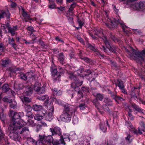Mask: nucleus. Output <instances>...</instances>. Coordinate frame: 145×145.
Instances as JSON below:
<instances>
[{"mask_svg":"<svg viewBox=\"0 0 145 145\" xmlns=\"http://www.w3.org/2000/svg\"><path fill=\"white\" fill-rule=\"evenodd\" d=\"M2 89L3 92H5L8 91L10 89V88L8 84H5L2 86Z\"/></svg>","mask_w":145,"mask_h":145,"instance_id":"obj_34","label":"nucleus"},{"mask_svg":"<svg viewBox=\"0 0 145 145\" xmlns=\"http://www.w3.org/2000/svg\"><path fill=\"white\" fill-rule=\"evenodd\" d=\"M40 140H39V143L40 145H42L46 143V141L45 140V137L44 135H39Z\"/></svg>","mask_w":145,"mask_h":145,"instance_id":"obj_31","label":"nucleus"},{"mask_svg":"<svg viewBox=\"0 0 145 145\" xmlns=\"http://www.w3.org/2000/svg\"><path fill=\"white\" fill-rule=\"evenodd\" d=\"M18 30V27L17 25L8 28V32L11 34L12 36H14L16 32V31Z\"/></svg>","mask_w":145,"mask_h":145,"instance_id":"obj_16","label":"nucleus"},{"mask_svg":"<svg viewBox=\"0 0 145 145\" xmlns=\"http://www.w3.org/2000/svg\"><path fill=\"white\" fill-rule=\"evenodd\" d=\"M4 47L3 44L0 43V56L2 54V52H3Z\"/></svg>","mask_w":145,"mask_h":145,"instance_id":"obj_62","label":"nucleus"},{"mask_svg":"<svg viewBox=\"0 0 145 145\" xmlns=\"http://www.w3.org/2000/svg\"><path fill=\"white\" fill-rule=\"evenodd\" d=\"M125 125L129 128L133 129V126L132 125L130 121H126L125 122Z\"/></svg>","mask_w":145,"mask_h":145,"instance_id":"obj_54","label":"nucleus"},{"mask_svg":"<svg viewBox=\"0 0 145 145\" xmlns=\"http://www.w3.org/2000/svg\"><path fill=\"white\" fill-rule=\"evenodd\" d=\"M127 109V110L128 112V115L129 116V117H132V116L131 114L132 112V110L130 108L129 106H128V108Z\"/></svg>","mask_w":145,"mask_h":145,"instance_id":"obj_64","label":"nucleus"},{"mask_svg":"<svg viewBox=\"0 0 145 145\" xmlns=\"http://www.w3.org/2000/svg\"><path fill=\"white\" fill-rule=\"evenodd\" d=\"M10 113L11 114H13L12 117V120L10 121V124H11L12 123H14V124H18V126H21V125L22 126L24 125H25L26 122H24L22 120H20L18 121H16V120L20 118L21 117L24 116V113L23 112H14L13 111H10Z\"/></svg>","mask_w":145,"mask_h":145,"instance_id":"obj_5","label":"nucleus"},{"mask_svg":"<svg viewBox=\"0 0 145 145\" xmlns=\"http://www.w3.org/2000/svg\"><path fill=\"white\" fill-rule=\"evenodd\" d=\"M19 76L20 78L24 80H26L27 79L26 74L23 73H21L19 74Z\"/></svg>","mask_w":145,"mask_h":145,"instance_id":"obj_44","label":"nucleus"},{"mask_svg":"<svg viewBox=\"0 0 145 145\" xmlns=\"http://www.w3.org/2000/svg\"><path fill=\"white\" fill-rule=\"evenodd\" d=\"M32 92L33 91L31 88L30 86H28L26 89L25 92L24 93L25 95L28 96H30Z\"/></svg>","mask_w":145,"mask_h":145,"instance_id":"obj_23","label":"nucleus"},{"mask_svg":"<svg viewBox=\"0 0 145 145\" xmlns=\"http://www.w3.org/2000/svg\"><path fill=\"white\" fill-rule=\"evenodd\" d=\"M34 90L38 94H42L45 91V88L43 86H41L40 84L38 83H36L33 87Z\"/></svg>","mask_w":145,"mask_h":145,"instance_id":"obj_8","label":"nucleus"},{"mask_svg":"<svg viewBox=\"0 0 145 145\" xmlns=\"http://www.w3.org/2000/svg\"><path fill=\"white\" fill-rule=\"evenodd\" d=\"M125 139L127 142L130 143L131 142L132 138L131 135L129 134H128L127 136L125 137Z\"/></svg>","mask_w":145,"mask_h":145,"instance_id":"obj_51","label":"nucleus"},{"mask_svg":"<svg viewBox=\"0 0 145 145\" xmlns=\"http://www.w3.org/2000/svg\"><path fill=\"white\" fill-rule=\"evenodd\" d=\"M54 111V107L52 106L49 109L48 113L46 116L45 119L48 121H50L52 120L53 118V114Z\"/></svg>","mask_w":145,"mask_h":145,"instance_id":"obj_11","label":"nucleus"},{"mask_svg":"<svg viewBox=\"0 0 145 145\" xmlns=\"http://www.w3.org/2000/svg\"><path fill=\"white\" fill-rule=\"evenodd\" d=\"M26 116L28 118V119H32L33 118V114L31 111H29V112H27Z\"/></svg>","mask_w":145,"mask_h":145,"instance_id":"obj_45","label":"nucleus"},{"mask_svg":"<svg viewBox=\"0 0 145 145\" xmlns=\"http://www.w3.org/2000/svg\"><path fill=\"white\" fill-rule=\"evenodd\" d=\"M95 97L96 98V99L101 101L104 98V95L100 93H97Z\"/></svg>","mask_w":145,"mask_h":145,"instance_id":"obj_39","label":"nucleus"},{"mask_svg":"<svg viewBox=\"0 0 145 145\" xmlns=\"http://www.w3.org/2000/svg\"><path fill=\"white\" fill-rule=\"evenodd\" d=\"M96 31L97 32H95V34L97 36L101 38L104 36L103 29H101L98 28L96 29Z\"/></svg>","mask_w":145,"mask_h":145,"instance_id":"obj_25","label":"nucleus"},{"mask_svg":"<svg viewBox=\"0 0 145 145\" xmlns=\"http://www.w3.org/2000/svg\"><path fill=\"white\" fill-rule=\"evenodd\" d=\"M82 90L86 94L88 93L89 91L88 88L87 87L84 86L81 88Z\"/></svg>","mask_w":145,"mask_h":145,"instance_id":"obj_57","label":"nucleus"},{"mask_svg":"<svg viewBox=\"0 0 145 145\" xmlns=\"http://www.w3.org/2000/svg\"><path fill=\"white\" fill-rule=\"evenodd\" d=\"M76 6V4L75 3H73L71 4L70 5V7L68 10V12L66 13V16L68 17V18L69 20H72V18L71 17H69L70 16L69 13H71L72 14L74 12L73 11L74 8Z\"/></svg>","mask_w":145,"mask_h":145,"instance_id":"obj_12","label":"nucleus"},{"mask_svg":"<svg viewBox=\"0 0 145 145\" xmlns=\"http://www.w3.org/2000/svg\"><path fill=\"white\" fill-rule=\"evenodd\" d=\"M50 71L52 76H53V79L54 82L58 80H59L60 75L59 72H58L54 64L51 65L50 68Z\"/></svg>","mask_w":145,"mask_h":145,"instance_id":"obj_6","label":"nucleus"},{"mask_svg":"<svg viewBox=\"0 0 145 145\" xmlns=\"http://www.w3.org/2000/svg\"><path fill=\"white\" fill-rule=\"evenodd\" d=\"M110 37L115 42H118L119 40L114 35L112 34L111 33H110Z\"/></svg>","mask_w":145,"mask_h":145,"instance_id":"obj_43","label":"nucleus"},{"mask_svg":"<svg viewBox=\"0 0 145 145\" xmlns=\"http://www.w3.org/2000/svg\"><path fill=\"white\" fill-rule=\"evenodd\" d=\"M24 122H26L25 125L27 124V125L31 126H35L36 124L35 123L34 121L33 120H31V119H28L27 121H24Z\"/></svg>","mask_w":145,"mask_h":145,"instance_id":"obj_33","label":"nucleus"},{"mask_svg":"<svg viewBox=\"0 0 145 145\" xmlns=\"http://www.w3.org/2000/svg\"><path fill=\"white\" fill-rule=\"evenodd\" d=\"M133 6L134 8L137 10H139V9L144 8L145 5L142 1H140L139 3H135L133 5Z\"/></svg>","mask_w":145,"mask_h":145,"instance_id":"obj_13","label":"nucleus"},{"mask_svg":"<svg viewBox=\"0 0 145 145\" xmlns=\"http://www.w3.org/2000/svg\"><path fill=\"white\" fill-rule=\"evenodd\" d=\"M105 123H101L100 125V129L103 132H106L107 130V128L105 126Z\"/></svg>","mask_w":145,"mask_h":145,"instance_id":"obj_37","label":"nucleus"},{"mask_svg":"<svg viewBox=\"0 0 145 145\" xmlns=\"http://www.w3.org/2000/svg\"><path fill=\"white\" fill-rule=\"evenodd\" d=\"M5 134L3 133L1 129H0V140L4 138Z\"/></svg>","mask_w":145,"mask_h":145,"instance_id":"obj_63","label":"nucleus"},{"mask_svg":"<svg viewBox=\"0 0 145 145\" xmlns=\"http://www.w3.org/2000/svg\"><path fill=\"white\" fill-rule=\"evenodd\" d=\"M2 100L4 102H7L9 103H11V102H12V100L10 99V98H9V99L6 97H5L4 98H3Z\"/></svg>","mask_w":145,"mask_h":145,"instance_id":"obj_56","label":"nucleus"},{"mask_svg":"<svg viewBox=\"0 0 145 145\" xmlns=\"http://www.w3.org/2000/svg\"><path fill=\"white\" fill-rule=\"evenodd\" d=\"M104 21L105 22H110L111 23H112V20L108 17V12L106 11H105L104 12Z\"/></svg>","mask_w":145,"mask_h":145,"instance_id":"obj_26","label":"nucleus"},{"mask_svg":"<svg viewBox=\"0 0 145 145\" xmlns=\"http://www.w3.org/2000/svg\"><path fill=\"white\" fill-rule=\"evenodd\" d=\"M7 104L6 103H2L1 98H0V108L3 111V109L6 108Z\"/></svg>","mask_w":145,"mask_h":145,"instance_id":"obj_46","label":"nucleus"},{"mask_svg":"<svg viewBox=\"0 0 145 145\" xmlns=\"http://www.w3.org/2000/svg\"><path fill=\"white\" fill-rule=\"evenodd\" d=\"M22 126V125H21V126H18V124H15L13 122L11 124H10L8 128V131L10 133L9 136L11 139L16 141L19 140L21 137L18 133V130H19Z\"/></svg>","mask_w":145,"mask_h":145,"instance_id":"obj_4","label":"nucleus"},{"mask_svg":"<svg viewBox=\"0 0 145 145\" xmlns=\"http://www.w3.org/2000/svg\"><path fill=\"white\" fill-rule=\"evenodd\" d=\"M65 145V143L63 141H60L59 140H56L53 143V145H60V144Z\"/></svg>","mask_w":145,"mask_h":145,"instance_id":"obj_47","label":"nucleus"},{"mask_svg":"<svg viewBox=\"0 0 145 145\" xmlns=\"http://www.w3.org/2000/svg\"><path fill=\"white\" fill-rule=\"evenodd\" d=\"M104 102L108 106H111L113 105L112 101L108 98H105L104 99Z\"/></svg>","mask_w":145,"mask_h":145,"instance_id":"obj_32","label":"nucleus"},{"mask_svg":"<svg viewBox=\"0 0 145 145\" xmlns=\"http://www.w3.org/2000/svg\"><path fill=\"white\" fill-rule=\"evenodd\" d=\"M93 103L97 108H99V107L100 106V104L98 100L97 99H93Z\"/></svg>","mask_w":145,"mask_h":145,"instance_id":"obj_41","label":"nucleus"},{"mask_svg":"<svg viewBox=\"0 0 145 145\" xmlns=\"http://www.w3.org/2000/svg\"><path fill=\"white\" fill-rule=\"evenodd\" d=\"M140 127H138V129L141 131L143 133L145 134V123L143 121H141L140 123Z\"/></svg>","mask_w":145,"mask_h":145,"instance_id":"obj_27","label":"nucleus"},{"mask_svg":"<svg viewBox=\"0 0 145 145\" xmlns=\"http://www.w3.org/2000/svg\"><path fill=\"white\" fill-rule=\"evenodd\" d=\"M108 49L109 51H111L116 54H117V52H119L120 51V49L114 45L112 47L110 46Z\"/></svg>","mask_w":145,"mask_h":145,"instance_id":"obj_24","label":"nucleus"},{"mask_svg":"<svg viewBox=\"0 0 145 145\" xmlns=\"http://www.w3.org/2000/svg\"><path fill=\"white\" fill-rule=\"evenodd\" d=\"M95 52V54L97 56H98L100 58H103L105 56L102 54H101V53L98 51V50L96 49V51H94Z\"/></svg>","mask_w":145,"mask_h":145,"instance_id":"obj_53","label":"nucleus"},{"mask_svg":"<svg viewBox=\"0 0 145 145\" xmlns=\"http://www.w3.org/2000/svg\"><path fill=\"white\" fill-rule=\"evenodd\" d=\"M104 41V42L108 49L111 46L110 45L109 41L108 40L105 36H104L101 38Z\"/></svg>","mask_w":145,"mask_h":145,"instance_id":"obj_28","label":"nucleus"},{"mask_svg":"<svg viewBox=\"0 0 145 145\" xmlns=\"http://www.w3.org/2000/svg\"><path fill=\"white\" fill-rule=\"evenodd\" d=\"M78 120L77 117L76 116H74L72 120V122L74 124H77Z\"/></svg>","mask_w":145,"mask_h":145,"instance_id":"obj_55","label":"nucleus"},{"mask_svg":"<svg viewBox=\"0 0 145 145\" xmlns=\"http://www.w3.org/2000/svg\"><path fill=\"white\" fill-rule=\"evenodd\" d=\"M115 84L117 85L120 89L124 87L123 82L121 80H117L116 82L115 83Z\"/></svg>","mask_w":145,"mask_h":145,"instance_id":"obj_35","label":"nucleus"},{"mask_svg":"<svg viewBox=\"0 0 145 145\" xmlns=\"http://www.w3.org/2000/svg\"><path fill=\"white\" fill-rule=\"evenodd\" d=\"M70 140V138L69 137V136L67 135V137H65L64 136L63 137L62 135L60 137V139L59 141H63L65 143V145L66 144V143L65 142L66 141L69 142Z\"/></svg>","mask_w":145,"mask_h":145,"instance_id":"obj_29","label":"nucleus"},{"mask_svg":"<svg viewBox=\"0 0 145 145\" xmlns=\"http://www.w3.org/2000/svg\"><path fill=\"white\" fill-rule=\"evenodd\" d=\"M50 4L48 5L49 8L51 9H54L55 8L56 5L54 2L50 3Z\"/></svg>","mask_w":145,"mask_h":145,"instance_id":"obj_59","label":"nucleus"},{"mask_svg":"<svg viewBox=\"0 0 145 145\" xmlns=\"http://www.w3.org/2000/svg\"><path fill=\"white\" fill-rule=\"evenodd\" d=\"M120 20L119 19H116L114 18L113 20H112V23L110 22H106L105 23L106 25L110 29L113 30L119 24Z\"/></svg>","mask_w":145,"mask_h":145,"instance_id":"obj_7","label":"nucleus"},{"mask_svg":"<svg viewBox=\"0 0 145 145\" xmlns=\"http://www.w3.org/2000/svg\"><path fill=\"white\" fill-rule=\"evenodd\" d=\"M20 98L22 102L25 105L31 102V98H30L24 96H22L20 97Z\"/></svg>","mask_w":145,"mask_h":145,"instance_id":"obj_19","label":"nucleus"},{"mask_svg":"<svg viewBox=\"0 0 145 145\" xmlns=\"http://www.w3.org/2000/svg\"><path fill=\"white\" fill-rule=\"evenodd\" d=\"M22 16L24 17L25 20H29L30 19V18L28 14L24 10L23 8L22 9Z\"/></svg>","mask_w":145,"mask_h":145,"instance_id":"obj_36","label":"nucleus"},{"mask_svg":"<svg viewBox=\"0 0 145 145\" xmlns=\"http://www.w3.org/2000/svg\"><path fill=\"white\" fill-rule=\"evenodd\" d=\"M50 130L52 136L57 135L60 136V137L62 136L61 129L58 127L56 126L53 128H50Z\"/></svg>","mask_w":145,"mask_h":145,"instance_id":"obj_9","label":"nucleus"},{"mask_svg":"<svg viewBox=\"0 0 145 145\" xmlns=\"http://www.w3.org/2000/svg\"><path fill=\"white\" fill-rule=\"evenodd\" d=\"M132 30L133 32L135 33L138 34H142L141 31L140 30H138V29H132Z\"/></svg>","mask_w":145,"mask_h":145,"instance_id":"obj_58","label":"nucleus"},{"mask_svg":"<svg viewBox=\"0 0 145 145\" xmlns=\"http://www.w3.org/2000/svg\"><path fill=\"white\" fill-rule=\"evenodd\" d=\"M80 109L83 110L85 108V105L84 103L80 104L79 106Z\"/></svg>","mask_w":145,"mask_h":145,"instance_id":"obj_61","label":"nucleus"},{"mask_svg":"<svg viewBox=\"0 0 145 145\" xmlns=\"http://www.w3.org/2000/svg\"><path fill=\"white\" fill-rule=\"evenodd\" d=\"M132 106L133 107L135 110L137 111L138 112L140 113L144 114V110L140 108L139 106H137L135 104H133L132 105Z\"/></svg>","mask_w":145,"mask_h":145,"instance_id":"obj_21","label":"nucleus"},{"mask_svg":"<svg viewBox=\"0 0 145 145\" xmlns=\"http://www.w3.org/2000/svg\"><path fill=\"white\" fill-rule=\"evenodd\" d=\"M65 108V109H64L60 118L61 121L63 122H69L71 121L72 117L74 114L76 109L73 106L71 107L67 106Z\"/></svg>","mask_w":145,"mask_h":145,"instance_id":"obj_2","label":"nucleus"},{"mask_svg":"<svg viewBox=\"0 0 145 145\" xmlns=\"http://www.w3.org/2000/svg\"><path fill=\"white\" fill-rule=\"evenodd\" d=\"M37 99L39 100L44 101V104L46 106L48 103L49 98L48 95H40L37 97Z\"/></svg>","mask_w":145,"mask_h":145,"instance_id":"obj_14","label":"nucleus"},{"mask_svg":"<svg viewBox=\"0 0 145 145\" xmlns=\"http://www.w3.org/2000/svg\"><path fill=\"white\" fill-rule=\"evenodd\" d=\"M55 103L60 105L62 106L64 108V109H65V107L67 106H68V107H71L72 106L67 104H65L63 101L59 99L56 100Z\"/></svg>","mask_w":145,"mask_h":145,"instance_id":"obj_17","label":"nucleus"},{"mask_svg":"<svg viewBox=\"0 0 145 145\" xmlns=\"http://www.w3.org/2000/svg\"><path fill=\"white\" fill-rule=\"evenodd\" d=\"M45 116V113L42 112L37 113L34 116L35 119L37 121H40L43 119Z\"/></svg>","mask_w":145,"mask_h":145,"instance_id":"obj_15","label":"nucleus"},{"mask_svg":"<svg viewBox=\"0 0 145 145\" xmlns=\"http://www.w3.org/2000/svg\"><path fill=\"white\" fill-rule=\"evenodd\" d=\"M32 108L34 111H35L43 110V109L42 106L37 104L33 105Z\"/></svg>","mask_w":145,"mask_h":145,"instance_id":"obj_20","label":"nucleus"},{"mask_svg":"<svg viewBox=\"0 0 145 145\" xmlns=\"http://www.w3.org/2000/svg\"><path fill=\"white\" fill-rule=\"evenodd\" d=\"M25 125H24L20 127L19 130H18V132L20 134H22L26 131H29V129L28 128L26 127H23Z\"/></svg>","mask_w":145,"mask_h":145,"instance_id":"obj_30","label":"nucleus"},{"mask_svg":"<svg viewBox=\"0 0 145 145\" xmlns=\"http://www.w3.org/2000/svg\"><path fill=\"white\" fill-rule=\"evenodd\" d=\"M10 14L8 10H0V19L4 18L5 17L7 19L9 20Z\"/></svg>","mask_w":145,"mask_h":145,"instance_id":"obj_10","label":"nucleus"},{"mask_svg":"<svg viewBox=\"0 0 145 145\" xmlns=\"http://www.w3.org/2000/svg\"><path fill=\"white\" fill-rule=\"evenodd\" d=\"M87 46L88 48L91 50L93 51H96V48L94 44L93 45H92L90 44L87 43Z\"/></svg>","mask_w":145,"mask_h":145,"instance_id":"obj_42","label":"nucleus"},{"mask_svg":"<svg viewBox=\"0 0 145 145\" xmlns=\"http://www.w3.org/2000/svg\"><path fill=\"white\" fill-rule=\"evenodd\" d=\"M65 59V56L63 53H60L58 54V60L63 65L64 63V60Z\"/></svg>","mask_w":145,"mask_h":145,"instance_id":"obj_22","label":"nucleus"},{"mask_svg":"<svg viewBox=\"0 0 145 145\" xmlns=\"http://www.w3.org/2000/svg\"><path fill=\"white\" fill-rule=\"evenodd\" d=\"M27 78H34V75L32 72H28L26 73Z\"/></svg>","mask_w":145,"mask_h":145,"instance_id":"obj_52","label":"nucleus"},{"mask_svg":"<svg viewBox=\"0 0 145 145\" xmlns=\"http://www.w3.org/2000/svg\"><path fill=\"white\" fill-rule=\"evenodd\" d=\"M52 135H48L46 136L45 138V139L46 141L49 143L52 142L53 140V138L52 137Z\"/></svg>","mask_w":145,"mask_h":145,"instance_id":"obj_40","label":"nucleus"},{"mask_svg":"<svg viewBox=\"0 0 145 145\" xmlns=\"http://www.w3.org/2000/svg\"><path fill=\"white\" fill-rule=\"evenodd\" d=\"M10 63V61L8 59L2 60V65L3 67L7 66Z\"/></svg>","mask_w":145,"mask_h":145,"instance_id":"obj_38","label":"nucleus"},{"mask_svg":"<svg viewBox=\"0 0 145 145\" xmlns=\"http://www.w3.org/2000/svg\"><path fill=\"white\" fill-rule=\"evenodd\" d=\"M10 104V106L12 108H16L17 106V104L16 101H13L11 102Z\"/></svg>","mask_w":145,"mask_h":145,"instance_id":"obj_50","label":"nucleus"},{"mask_svg":"<svg viewBox=\"0 0 145 145\" xmlns=\"http://www.w3.org/2000/svg\"><path fill=\"white\" fill-rule=\"evenodd\" d=\"M14 39L12 37L11 38L10 37H9L8 39V42L9 44H10V45L12 44L13 43H14Z\"/></svg>","mask_w":145,"mask_h":145,"instance_id":"obj_60","label":"nucleus"},{"mask_svg":"<svg viewBox=\"0 0 145 145\" xmlns=\"http://www.w3.org/2000/svg\"><path fill=\"white\" fill-rule=\"evenodd\" d=\"M69 77L71 80H73L72 83L71 87L76 91H78V96L79 98L83 97V94L82 92L80 90L79 86H81L83 84V81H80L79 79L74 75L72 72L69 74Z\"/></svg>","mask_w":145,"mask_h":145,"instance_id":"obj_3","label":"nucleus"},{"mask_svg":"<svg viewBox=\"0 0 145 145\" xmlns=\"http://www.w3.org/2000/svg\"><path fill=\"white\" fill-rule=\"evenodd\" d=\"M119 24L121 25V27L124 32L127 35L129 31L128 27L124 24L123 22L121 20H120Z\"/></svg>","mask_w":145,"mask_h":145,"instance_id":"obj_18","label":"nucleus"},{"mask_svg":"<svg viewBox=\"0 0 145 145\" xmlns=\"http://www.w3.org/2000/svg\"><path fill=\"white\" fill-rule=\"evenodd\" d=\"M53 93L55 95H61V92L60 90L58 91L57 89L56 88H54L53 90Z\"/></svg>","mask_w":145,"mask_h":145,"instance_id":"obj_49","label":"nucleus"},{"mask_svg":"<svg viewBox=\"0 0 145 145\" xmlns=\"http://www.w3.org/2000/svg\"><path fill=\"white\" fill-rule=\"evenodd\" d=\"M126 51L127 54L134 59L137 63H142L144 61L145 58V50H143L140 52H137L131 47L130 51L127 49Z\"/></svg>","mask_w":145,"mask_h":145,"instance_id":"obj_1","label":"nucleus"},{"mask_svg":"<svg viewBox=\"0 0 145 145\" xmlns=\"http://www.w3.org/2000/svg\"><path fill=\"white\" fill-rule=\"evenodd\" d=\"M132 132L134 134L136 135H138V134L140 135L143 134L142 132L139 129H138V130H137V129H134L132 130Z\"/></svg>","mask_w":145,"mask_h":145,"instance_id":"obj_48","label":"nucleus"}]
</instances>
